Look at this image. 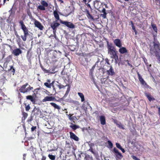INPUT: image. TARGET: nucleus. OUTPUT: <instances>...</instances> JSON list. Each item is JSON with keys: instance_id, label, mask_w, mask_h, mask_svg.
I'll return each instance as SVG.
<instances>
[{"instance_id": "obj_14", "label": "nucleus", "mask_w": 160, "mask_h": 160, "mask_svg": "<svg viewBox=\"0 0 160 160\" xmlns=\"http://www.w3.org/2000/svg\"><path fill=\"white\" fill-rule=\"evenodd\" d=\"M99 119L101 124L104 125L106 124V120L104 116H99Z\"/></svg>"}, {"instance_id": "obj_51", "label": "nucleus", "mask_w": 160, "mask_h": 160, "mask_svg": "<svg viewBox=\"0 0 160 160\" xmlns=\"http://www.w3.org/2000/svg\"><path fill=\"white\" fill-rule=\"evenodd\" d=\"M52 86V87L53 88V90L55 91V92H56V90H55V88L54 87V85Z\"/></svg>"}, {"instance_id": "obj_27", "label": "nucleus", "mask_w": 160, "mask_h": 160, "mask_svg": "<svg viewBox=\"0 0 160 160\" xmlns=\"http://www.w3.org/2000/svg\"><path fill=\"white\" fill-rule=\"evenodd\" d=\"M116 157L117 158L121 159L123 157L122 155L119 152H118L116 154H115Z\"/></svg>"}, {"instance_id": "obj_56", "label": "nucleus", "mask_w": 160, "mask_h": 160, "mask_svg": "<svg viewBox=\"0 0 160 160\" xmlns=\"http://www.w3.org/2000/svg\"><path fill=\"white\" fill-rule=\"evenodd\" d=\"M26 156V154H23V159H24V160H25V158L24 157Z\"/></svg>"}, {"instance_id": "obj_57", "label": "nucleus", "mask_w": 160, "mask_h": 160, "mask_svg": "<svg viewBox=\"0 0 160 160\" xmlns=\"http://www.w3.org/2000/svg\"><path fill=\"white\" fill-rule=\"evenodd\" d=\"M12 8H13V7H12V8L11 9V10L9 11V12H12Z\"/></svg>"}, {"instance_id": "obj_2", "label": "nucleus", "mask_w": 160, "mask_h": 160, "mask_svg": "<svg viewBox=\"0 0 160 160\" xmlns=\"http://www.w3.org/2000/svg\"><path fill=\"white\" fill-rule=\"evenodd\" d=\"M107 48L108 49V53L111 55V57L112 58L117 59L118 56L117 54V51L112 43H107Z\"/></svg>"}, {"instance_id": "obj_8", "label": "nucleus", "mask_w": 160, "mask_h": 160, "mask_svg": "<svg viewBox=\"0 0 160 160\" xmlns=\"http://www.w3.org/2000/svg\"><path fill=\"white\" fill-rule=\"evenodd\" d=\"M22 51L19 48H16L13 50L12 54L16 56H18L22 53Z\"/></svg>"}, {"instance_id": "obj_3", "label": "nucleus", "mask_w": 160, "mask_h": 160, "mask_svg": "<svg viewBox=\"0 0 160 160\" xmlns=\"http://www.w3.org/2000/svg\"><path fill=\"white\" fill-rule=\"evenodd\" d=\"M19 23L21 26V28L23 31L24 33V35L23 36H21V38L23 41H26L27 36L29 35L28 30L27 28L24 24L23 22L21 20L19 21Z\"/></svg>"}, {"instance_id": "obj_4", "label": "nucleus", "mask_w": 160, "mask_h": 160, "mask_svg": "<svg viewBox=\"0 0 160 160\" xmlns=\"http://www.w3.org/2000/svg\"><path fill=\"white\" fill-rule=\"evenodd\" d=\"M33 88L32 87H31L28 83H26L21 86L19 91L20 92L24 93L30 91Z\"/></svg>"}, {"instance_id": "obj_15", "label": "nucleus", "mask_w": 160, "mask_h": 160, "mask_svg": "<svg viewBox=\"0 0 160 160\" xmlns=\"http://www.w3.org/2000/svg\"><path fill=\"white\" fill-rule=\"evenodd\" d=\"M119 48V51L121 53L124 54L128 52V51L125 48L121 47Z\"/></svg>"}, {"instance_id": "obj_20", "label": "nucleus", "mask_w": 160, "mask_h": 160, "mask_svg": "<svg viewBox=\"0 0 160 160\" xmlns=\"http://www.w3.org/2000/svg\"><path fill=\"white\" fill-rule=\"evenodd\" d=\"M53 14L55 18L57 20H60L58 14L56 11H55L53 12Z\"/></svg>"}, {"instance_id": "obj_42", "label": "nucleus", "mask_w": 160, "mask_h": 160, "mask_svg": "<svg viewBox=\"0 0 160 160\" xmlns=\"http://www.w3.org/2000/svg\"><path fill=\"white\" fill-rule=\"evenodd\" d=\"M42 69L43 70V71L45 72L48 73L49 72V71L47 70H46L44 68H42Z\"/></svg>"}, {"instance_id": "obj_12", "label": "nucleus", "mask_w": 160, "mask_h": 160, "mask_svg": "<svg viewBox=\"0 0 160 160\" xmlns=\"http://www.w3.org/2000/svg\"><path fill=\"white\" fill-rule=\"evenodd\" d=\"M70 135V138L74 140L78 141L79 140L78 138L73 133L70 132H69Z\"/></svg>"}, {"instance_id": "obj_35", "label": "nucleus", "mask_w": 160, "mask_h": 160, "mask_svg": "<svg viewBox=\"0 0 160 160\" xmlns=\"http://www.w3.org/2000/svg\"><path fill=\"white\" fill-rule=\"evenodd\" d=\"M107 13H103L100 14V16L102 17L103 18H105L106 17V15Z\"/></svg>"}, {"instance_id": "obj_21", "label": "nucleus", "mask_w": 160, "mask_h": 160, "mask_svg": "<svg viewBox=\"0 0 160 160\" xmlns=\"http://www.w3.org/2000/svg\"><path fill=\"white\" fill-rule=\"evenodd\" d=\"M50 104L53 107L57 109L58 110H60V107L59 106L56 104V103H53V102H51L50 103Z\"/></svg>"}, {"instance_id": "obj_9", "label": "nucleus", "mask_w": 160, "mask_h": 160, "mask_svg": "<svg viewBox=\"0 0 160 160\" xmlns=\"http://www.w3.org/2000/svg\"><path fill=\"white\" fill-rule=\"evenodd\" d=\"M115 45L119 48H121L122 46L121 41L119 39H116L113 41Z\"/></svg>"}, {"instance_id": "obj_30", "label": "nucleus", "mask_w": 160, "mask_h": 160, "mask_svg": "<svg viewBox=\"0 0 160 160\" xmlns=\"http://www.w3.org/2000/svg\"><path fill=\"white\" fill-rule=\"evenodd\" d=\"M131 22L132 27V29L133 30H134V31L135 32V34H136L137 32L136 31L135 29V27L134 25V24L133 23L132 21H131Z\"/></svg>"}, {"instance_id": "obj_48", "label": "nucleus", "mask_w": 160, "mask_h": 160, "mask_svg": "<svg viewBox=\"0 0 160 160\" xmlns=\"http://www.w3.org/2000/svg\"><path fill=\"white\" fill-rule=\"evenodd\" d=\"M46 158L44 156H43L41 160H45Z\"/></svg>"}, {"instance_id": "obj_28", "label": "nucleus", "mask_w": 160, "mask_h": 160, "mask_svg": "<svg viewBox=\"0 0 160 160\" xmlns=\"http://www.w3.org/2000/svg\"><path fill=\"white\" fill-rule=\"evenodd\" d=\"M70 127L73 130H76V129L79 128V126L76 125H74L72 126H70Z\"/></svg>"}, {"instance_id": "obj_58", "label": "nucleus", "mask_w": 160, "mask_h": 160, "mask_svg": "<svg viewBox=\"0 0 160 160\" xmlns=\"http://www.w3.org/2000/svg\"><path fill=\"white\" fill-rule=\"evenodd\" d=\"M6 0H3V2L4 3H5L6 1Z\"/></svg>"}, {"instance_id": "obj_61", "label": "nucleus", "mask_w": 160, "mask_h": 160, "mask_svg": "<svg viewBox=\"0 0 160 160\" xmlns=\"http://www.w3.org/2000/svg\"><path fill=\"white\" fill-rule=\"evenodd\" d=\"M125 1H129V0H124Z\"/></svg>"}, {"instance_id": "obj_24", "label": "nucleus", "mask_w": 160, "mask_h": 160, "mask_svg": "<svg viewBox=\"0 0 160 160\" xmlns=\"http://www.w3.org/2000/svg\"><path fill=\"white\" fill-rule=\"evenodd\" d=\"M151 26L152 28H153V29L154 31L156 33H157L158 32V29L156 24L152 23Z\"/></svg>"}, {"instance_id": "obj_43", "label": "nucleus", "mask_w": 160, "mask_h": 160, "mask_svg": "<svg viewBox=\"0 0 160 160\" xmlns=\"http://www.w3.org/2000/svg\"><path fill=\"white\" fill-rule=\"evenodd\" d=\"M36 128V127H33L31 128L32 131H34Z\"/></svg>"}, {"instance_id": "obj_22", "label": "nucleus", "mask_w": 160, "mask_h": 160, "mask_svg": "<svg viewBox=\"0 0 160 160\" xmlns=\"http://www.w3.org/2000/svg\"><path fill=\"white\" fill-rule=\"evenodd\" d=\"M117 122L115 121L114 122L116 123V125L118 126L119 128H122L123 129H124V128L123 126L122 125V124H121V123L119 122V123H117Z\"/></svg>"}, {"instance_id": "obj_23", "label": "nucleus", "mask_w": 160, "mask_h": 160, "mask_svg": "<svg viewBox=\"0 0 160 160\" xmlns=\"http://www.w3.org/2000/svg\"><path fill=\"white\" fill-rule=\"evenodd\" d=\"M41 4L44 7L48 6V4L44 0H42L41 2Z\"/></svg>"}, {"instance_id": "obj_59", "label": "nucleus", "mask_w": 160, "mask_h": 160, "mask_svg": "<svg viewBox=\"0 0 160 160\" xmlns=\"http://www.w3.org/2000/svg\"><path fill=\"white\" fill-rule=\"evenodd\" d=\"M35 109L37 110V109L36 108H34V111H35Z\"/></svg>"}, {"instance_id": "obj_36", "label": "nucleus", "mask_w": 160, "mask_h": 160, "mask_svg": "<svg viewBox=\"0 0 160 160\" xmlns=\"http://www.w3.org/2000/svg\"><path fill=\"white\" fill-rule=\"evenodd\" d=\"M99 62L98 60L95 63V65H94L92 68L91 70H93L95 68V67L98 64V63Z\"/></svg>"}, {"instance_id": "obj_18", "label": "nucleus", "mask_w": 160, "mask_h": 160, "mask_svg": "<svg viewBox=\"0 0 160 160\" xmlns=\"http://www.w3.org/2000/svg\"><path fill=\"white\" fill-rule=\"evenodd\" d=\"M26 99L30 100L32 102H35V99L31 95H28L26 96Z\"/></svg>"}, {"instance_id": "obj_53", "label": "nucleus", "mask_w": 160, "mask_h": 160, "mask_svg": "<svg viewBox=\"0 0 160 160\" xmlns=\"http://www.w3.org/2000/svg\"><path fill=\"white\" fill-rule=\"evenodd\" d=\"M115 59V62L116 64H117V63H118V62H117V60H118V58L117 59Z\"/></svg>"}, {"instance_id": "obj_32", "label": "nucleus", "mask_w": 160, "mask_h": 160, "mask_svg": "<svg viewBox=\"0 0 160 160\" xmlns=\"http://www.w3.org/2000/svg\"><path fill=\"white\" fill-rule=\"evenodd\" d=\"M108 144L110 148H112L113 147V144L110 141H108Z\"/></svg>"}, {"instance_id": "obj_60", "label": "nucleus", "mask_w": 160, "mask_h": 160, "mask_svg": "<svg viewBox=\"0 0 160 160\" xmlns=\"http://www.w3.org/2000/svg\"><path fill=\"white\" fill-rule=\"evenodd\" d=\"M8 46H9V47H10V48L12 47H11L10 45H9Z\"/></svg>"}, {"instance_id": "obj_40", "label": "nucleus", "mask_w": 160, "mask_h": 160, "mask_svg": "<svg viewBox=\"0 0 160 160\" xmlns=\"http://www.w3.org/2000/svg\"><path fill=\"white\" fill-rule=\"evenodd\" d=\"M132 158L134 160H139L140 159L138 158L137 157L134 156H132Z\"/></svg>"}, {"instance_id": "obj_45", "label": "nucleus", "mask_w": 160, "mask_h": 160, "mask_svg": "<svg viewBox=\"0 0 160 160\" xmlns=\"http://www.w3.org/2000/svg\"><path fill=\"white\" fill-rule=\"evenodd\" d=\"M3 68L1 65H0V72L3 71Z\"/></svg>"}, {"instance_id": "obj_17", "label": "nucleus", "mask_w": 160, "mask_h": 160, "mask_svg": "<svg viewBox=\"0 0 160 160\" xmlns=\"http://www.w3.org/2000/svg\"><path fill=\"white\" fill-rule=\"evenodd\" d=\"M54 81L52 82L51 83H48V82H45L44 83V85L45 86H46L47 88H51L52 86L54 85Z\"/></svg>"}, {"instance_id": "obj_39", "label": "nucleus", "mask_w": 160, "mask_h": 160, "mask_svg": "<svg viewBox=\"0 0 160 160\" xmlns=\"http://www.w3.org/2000/svg\"><path fill=\"white\" fill-rule=\"evenodd\" d=\"M22 114H23V117H24V119L26 118L28 115V114L25 112L23 113Z\"/></svg>"}, {"instance_id": "obj_16", "label": "nucleus", "mask_w": 160, "mask_h": 160, "mask_svg": "<svg viewBox=\"0 0 160 160\" xmlns=\"http://www.w3.org/2000/svg\"><path fill=\"white\" fill-rule=\"evenodd\" d=\"M84 12L86 13L87 14V16L88 18L93 20L94 18L90 14L89 11L86 9H85V11H84Z\"/></svg>"}, {"instance_id": "obj_63", "label": "nucleus", "mask_w": 160, "mask_h": 160, "mask_svg": "<svg viewBox=\"0 0 160 160\" xmlns=\"http://www.w3.org/2000/svg\"><path fill=\"white\" fill-rule=\"evenodd\" d=\"M105 160H109V159L107 160V159H105Z\"/></svg>"}, {"instance_id": "obj_10", "label": "nucleus", "mask_w": 160, "mask_h": 160, "mask_svg": "<svg viewBox=\"0 0 160 160\" xmlns=\"http://www.w3.org/2000/svg\"><path fill=\"white\" fill-rule=\"evenodd\" d=\"M110 68L109 70H107V74L108 75L112 76L115 74L113 68L111 66H110Z\"/></svg>"}, {"instance_id": "obj_19", "label": "nucleus", "mask_w": 160, "mask_h": 160, "mask_svg": "<svg viewBox=\"0 0 160 160\" xmlns=\"http://www.w3.org/2000/svg\"><path fill=\"white\" fill-rule=\"evenodd\" d=\"M78 94L81 98V101L82 102H84L85 101V98L83 94L81 92H79L78 93Z\"/></svg>"}, {"instance_id": "obj_38", "label": "nucleus", "mask_w": 160, "mask_h": 160, "mask_svg": "<svg viewBox=\"0 0 160 160\" xmlns=\"http://www.w3.org/2000/svg\"><path fill=\"white\" fill-rule=\"evenodd\" d=\"M30 109V107L29 105H27L25 107V109L26 111H28Z\"/></svg>"}, {"instance_id": "obj_41", "label": "nucleus", "mask_w": 160, "mask_h": 160, "mask_svg": "<svg viewBox=\"0 0 160 160\" xmlns=\"http://www.w3.org/2000/svg\"><path fill=\"white\" fill-rule=\"evenodd\" d=\"M101 12L103 13H107L106 12V9L104 8H103Z\"/></svg>"}, {"instance_id": "obj_31", "label": "nucleus", "mask_w": 160, "mask_h": 160, "mask_svg": "<svg viewBox=\"0 0 160 160\" xmlns=\"http://www.w3.org/2000/svg\"><path fill=\"white\" fill-rule=\"evenodd\" d=\"M12 72L13 74V75L15 72V69L13 68V66H10V68L9 69H8V70L9 71L11 70H12Z\"/></svg>"}, {"instance_id": "obj_11", "label": "nucleus", "mask_w": 160, "mask_h": 160, "mask_svg": "<svg viewBox=\"0 0 160 160\" xmlns=\"http://www.w3.org/2000/svg\"><path fill=\"white\" fill-rule=\"evenodd\" d=\"M55 99L54 97L47 96L42 100L43 102H45L48 101H53Z\"/></svg>"}, {"instance_id": "obj_33", "label": "nucleus", "mask_w": 160, "mask_h": 160, "mask_svg": "<svg viewBox=\"0 0 160 160\" xmlns=\"http://www.w3.org/2000/svg\"><path fill=\"white\" fill-rule=\"evenodd\" d=\"M116 145L117 147L119 149H120L122 148L121 146L118 143H116Z\"/></svg>"}, {"instance_id": "obj_25", "label": "nucleus", "mask_w": 160, "mask_h": 160, "mask_svg": "<svg viewBox=\"0 0 160 160\" xmlns=\"http://www.w3.org/2000/svg\"><path fill=\"white\" fill-rule=\"evenodd\" d=\"M146 96L147 97L149 100L150 101L153 100L154 99L153 98H152L151 95L149 94L146 93Z\"/></svg>"}, {"instance_id": "obj_13", "label": "nucleus", "mask_w": 160, "mask_h": 160, "mask_svg": "<svg viewBox=\"0 0 160 160\" xmlns=\"http://www.w3.org/2000/svg\"><path fill=\"white\" fill-rule=\"evenodd\" d=\"M138 79L141 84L144 86L147 85L146 83L143 80V79L142 78V77L139 74V73H138Z\"/></svg>"}, {"instance_id": "obj_46", "label": "nucleus", "mask_w": 160, "mask_h": 160, "mask_svg": "<svg viewBox=\"0 0 160 160\" xmlns=\"http://www.w3.org/2000/svg\"><path fill=\"white\" fill-rule=\"evenodd\" d=\"M15 34L16 36V37L18 38L19 37V35H18L17 33V32H15Z\"/></svg>"}, {"instance_id": "obj_37", "label": "nucleus", "mask_w": 160, "mask_h": 160, "mask_svg": "<svg viewBox=\"0 0 160 160\" xmlns=\"http://www.w3.org/2000/svg\"><path fill=\"white\" fill-rule=\"evenodd\" d=\"M155 2L157 5L160 6V0H156Z\"/></svg>"}, {"instance_id": "obj_50", "label": "nucleus", "mask_w": 160, "mask_h": 160, "mask_svg": "<svg viewBox=\"0 0 160 160\" xmlns=\"http://www.w3.org/2000/svg\"><path fill=\"white\" fill-rule=\"evenodd\" d=\"M47 81V82H48V83H51V80L50 79H48Z\"/></svg>"}, {"instance_id": "obj_5", "label": "nucleus", "mask_w": 160, "mask_h": 160, "mask_svg": "<svg viewBox=\"0 0 160 160\" xmlns=\"http://www.w3.org/2000/svg\"><path fill=\"white\" fill-rule=\"evenodd\" d=\"M60 22L62 24H64L70 28H75V25L72 23L67 21H63L61 20H60Z\"/></svg>"}, {"instance_id": "obj_7", "label": "nucleus", "mask_w": 160, "mask_h": 160, "mask_svg": "<svg viewBox=\"0 0 160 160\" xmlns=\"http://www.w3.org/2000/svg\"><path fill=\"white\" fill-rule=\"evenodd\" d=\"M34 24L35 27L38 28L40 30H42L43 28V26L42 25L41 23L37 20H35L34 21Z\"/></svg>"}, {"instance_id": "obj_47", "label": "nucleus", "mask_w": 160, "mask_h": 160, "mask_svg": "<svg viewBox=\"0 0 160 160\" xmlns=\"http://www.w3.org/2000/svg\"><path fill=\"white\" fill-rule=\"evenodd\" d=\"M121 151H122L123 152V153H124L125 152V151L124 150V149H123V148H120V149Z\"/></svg>"}, {"instance_id": "obj_26", "label": "nucleus", "mask_w": 160, "mask_h": 160, "mask_svg": "<svg viewBox=\"0 0 160 160\" xmlns=\"http://www.w3.org/2000/svg\"><path fill=\"white\" fill-rule=\"evenodd\" d=\"M37 9H39L41 10H45V8L42 5H39Z\"/></svg>"}, {"instance_id": "obj_6", "label": "nucleus", "mask_w": 160, "mask_h": 160, "mask_svg": "<svg viewBox=\"0 0 160 160\" xmlns=\"http://www.w3.org/2000/svg\"><path fill=\"white\" fill-rule=\"evenodd\" d=\"M59 25L60 24L56 22H54L51 24L50 26L53 30V32L54 34L56 32L57 28Z\"/></svg>"}, {"instance_id": "obj_52", "label": "nucleus", "mask_w": 160, "mask_h": 160, "mask_svg": "<svg viewBox=\"0 0 160 160\" xmlns=\"http://www.w3.org/2000/svg\"><path fill=\"white\" fill-rule=\"evenodd\" d=\"M57 86L59 87L60 89H61L62 88L61 85H58Z\"/></svg>"}, {"instance_id": "obj_49", "label": "nucleus", "mask_w": 160, "mask_h": 160, "mask_svg": "<svg viewBox=\"0 0 160 160\" xmlns=\"http://www.w3.org/2000/svg\"><path fill=\"white\" fill-rule=\"evenodd\" d=\"M106 62H107V64L109 65H110V64L109 62V61H108V59H107L106 60Z\"/></svg>"}, {"instance_id": "obj_54", "label": "nucleus", "mask_w": 160, "mask_h": 160, "mask_svg": "<svg viewBox=\"0 0 160 160\" xmlns=\"http://www.w3.org/2000/svg\"><path fill=\"white\" fill-rule=\"evenodd\" d=\"M18 97L19 98H21V94L20 93H19V92L18 93Z\"/></svg>"}, {"instance_id": "obj_62", "label": "nucleus", "mask_w": 160, "mask_h": 160, "mask_svg": "<svg viewBox=\"0 0 160 160\" xmlns=\"http://www.w3.org/2000/svg\"><path fill=\"white\" fill-rule=\"evenodd\" d=\"M29 51H28V52L27 55H28V54H29Z\"/></svg>"}, {"instance_id": "obj_64", "label": "nucleus", "mask_w": 160, "mask_h": 160, "mask_svg": "<svg viewBox=\"0 0 160 160\" xmlns=\"http://www.w3.org/2000/svg\"><path fill=\"white\" fill-rule=\"evenodd\" d=\"M92 152H93L92 151Z\"/></svg>"}, {"instance_id": "obj_29", "label": "nucleus", "mask_w": 160, "mask_h": 160, "mask_svg": "<svg viewBox=\"0 0 160 160\" xmlns=\"http://www.w3.org/2000/svg\"><path fill=\"white\" fill-rule=\"evenodd\" d=\"M48 157L49 158L52 160H54L55 159V156L49 154L48 155Z\"/></svg>"}, {"instance_id": "obj_34", "label": "nucleus", "mask_w": 160, "mask_h": 160, "mask_svg": "<svg viewBox=\"0 0 160 160\" xmlns=\"http://www.w3.org/2000/svg\"><path fill=\"white\" fill-rule=\"evenodd\" d=\"M113 152H115L116 154L119 152L118 150L115 148H113Z\"/></svg>"}, {"instance_id": "obj_44", "label": "nucleus", "mask_w": 160, "mask_h": 160, "mask_svg": "<svg viewBox=\"0 0 160 160\" xmlns=\"http://www.w3.org/2000/svg\"><path fill=\"white\" fill-rule=\"evenodd\" d=\"M91 1V0H83V2L86 3L87 2L88 3L89 2Z\"/></svg>"}, {"instance_id": "obj_1", "label": "nucleus", "mask_w": 160, "mask_h": 160, "mask_svg": "<svg viewBox=\"0 0 160 160\" xmlns=\"http://www.w3.org/2000/svg\"><path fill=\"white\" fill-rule=\"evenodd\" d=\"M156 35H153L154 41L151 43L150 45V53L152 55H155L156 57L159 56V53L160 50V44L156 39Z\"/></svg>"}, {"instance_id": "obj_55", "label": "nucleus", "mask_w": 160, "mask_h": 160, "mask_svg": "<svg viewBox=\"0 0 160 160\" xmlns=\"http://www.w3.org/2000/svg\"><path fill=\"white\" fill-rule=\"evenodd\" d=\"M72 115H71L70 116H69V119L71 120H72Z\"/></svg>"}]
</instances>
